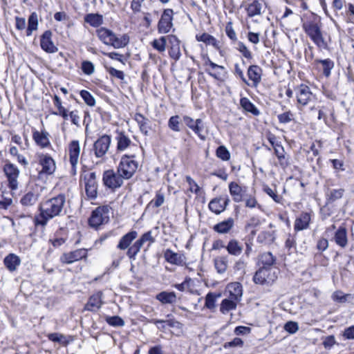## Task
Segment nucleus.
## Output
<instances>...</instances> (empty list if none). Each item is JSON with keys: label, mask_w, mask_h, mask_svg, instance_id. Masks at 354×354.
Wrapping results in <instances>:
<instances>
[{"label": "nucleus", "mask_w": 354, "mask_h": 354, "mask_svg": "<svg viewBox=\"0 0 354 354\" xmlns=\"http://www.w3.org/2000/svg\"><path fill=\"white\" fill-rule=\"evenodd\" d=\"M221 297V294H216L214 292H209L205 297V306L208 309H213L215 308L216 300Z\"/></svg>", "instance_id": "603ef678"}, {"label": "nucleus", "mask_w": 354, "mask_h": 354, "mask_svg": "<svg viewBox=\"0 0 354 354\" xmlns=\"http://www.w3.org/2000/svg\"><path fill=\"white\" fill-rule=\"evenodd\" d=\"M196 39L198 41L203 42L206 45L212 46L217 50L220 48V45L218 40L214 37L208 33L204 32L201 35H196Z\"/></svg>", "instance_id": "2f4dec72"}, {"label": "nucleus", "mask_w": 354, "mask_h": 354, "mask_svg": "<svg viewBox=\"0 0 354 354\" xmlns=\"http://www.w3.org/2000/svg\"><path fill=\"white\" fill-rule=\"evenodd\" d=\"M82 178H83L85 187L86 194L90 199H95L97 196V182L95 172L84 173Z\"/></svg>", "instance_id": "1a4fd4ad"}, {"label": "nucleus", "mask_w": 354, "mask_h": 354, "mask_svg": "<svg viewBox=\"0 0 354 354\" xmlns=\"http://www.w3.org/2000/svg\"><path fill=\"white\" fill-rule=\"evenodd\" d=\"M297 103L301 106L307 105L314 98V95L310 88L304 84H301L295 89Z\"/></svg>", "instance_id": "2eb2a0df"}, {"label": "nucleus", "mask_w": 354, "mask_h": 354, "mask_svg": "<svg viewBox=\"0 0 354 354\" xmlns=\"http://www.w3.org/2000/svg\"><path fill=\"white\" fill-rule=\"evenodd\" d=\"M111 138L108 135L100 136L93 144V151L96 158L104 160L110 148Z\"/></svg>", "instance_id": "9b49d317"}, {"label": "nucleus", "mask_w": 354, "mask_h": 354, "mask_svg": "<svg viewBox=\"0 0 354 354\" xmlns=\"http://www.w3.org/2000/svg\"><path fill=\"white\" fill-rule=\"evenodd\" d=\"M214 265L216 272L220 274H224L228 267V261L226 257H218L214 260Z\"/></svg>", "instance_id": "4c0bfd02"}, {"label": "nucleus", "mask_w": 354, "mask_h": 354, "mask_svg": "<svg viewBox=\"0 0 354 354\" xmlns=\"http://www.w3.org/2000/svg\"><path fill=\"white\" fill-rule=\"evenodd\" d=\"M3 171L8 179L9 187L15 190L18 187L17 178L19 177V171L18 168L13 164H6L3 167Z\"/></svg>", "instance_id": "4468645a"}, {"label": "nucleus", "mask_w": 354, "mask_h": 354, "mask_svg": "<svg viewBox=\"0 0 354 354\" xmlns=\"http://www.w3.org/2000/svg\"><path fill=\"white\" fill-rule=\"evenodd\" d=\"M263 190L276 203H280L281 202L282 197L278 195L274 189H272L268 185H265L263 186Z\"/></svg>", "instance_id": "680f3d73"}, {"label": "nucleus", "mask_w": 354, "mask_h": 354, "mask_svg": "<svg viewBox=\"0 0 354 354\" xmlns=\"http://www.w3.org/2000/svg\"><path fill=\"white\" fill-rule=\"evenodd\" d=\"M276 260V257L271 252H263L259 257L258 264L260 266V268H277L275 266Z\"/></svg>", "instance_id": "393cba45"}, {"label": "nucleus", "mask_w": 354, "mask_h": 354, "mask_svg": "<svg viewBox=\"0 0 354 354\" xmlns=\"http://www.w3.org/2000/svg\"><path fill=\"white\" fill-rule=\"evenodd\" d=\"M133 118L138 123L140 131L145 135H147L149 129V120L142 114L138 113L135 114Z\"/></svg>", "instance_id": "58836bf2"}, {"label": "nucleus", "mask_w": 354, "mask_h": 354, "mask_svg": "<svg viewBox=\"0 0 354 354\" xmlns=\"http://www.w3.org/2000/svg\"><path fill=\"white\" fill-rule=\"evenodd\" d=\"M227 252L233 256H239L243 252L242 245L236 239H231L225 247Z\"/></svg>", "instance_id": "473e14b6"}, {"label": "nucleus", "mask_w": 354, "mask_h": 354, "mask_svg": "<svg viewBox=\"0 0 354 354\" xmlns=\"http://www.w3.org/2000/svg\"><path fill=\"white\" fill-rule=\"evenodd\" d=\"M143 245L138 239L131 247L127 250V255L130 259H135L137 254L140 251Z\"/></svg>", "instance_id": "09e8293b"}, {"label": "nucleus", "mask_w": 354, "mask_h": 354, "mask_svg": "<svg viewBox=\"0 0 354 354\" xmlns=\"http://www.w3.org/2000/svg\"><path fill=\"white\" fill-rule=\"evenodd\" d=\"M274 240V232L263 231L260 232L257 236V241L264 244H270Z\"/></svg>", "instance_id": "de8ad7c7"}, {"label": "nucleus", "mask_w": 354, "mask_h": 354, "mask_svg": "<svg viewBox=\"0 0 354 354\" xmlns=\"http://www.w3.org/2000/svg\"><path fill=\"white\" fill-rule=\"evenodd\" d=\"M316 62L321 63L323 66V73L326 77H328L330 74L331 69L334 67L333 62L330 59H317Z\"/></svg>", "instance_id": "864d4df0"}, {"label": "nucleus", "mask_w": 354, "mask_h": 354, "mask_svg": "<svg viewBox=\"0 0 354 354\" xmlns=\"http://www.w3.org/2000/svg\"><path fill=\"white\" fill-rule=\"evenodd\" d=\"M216 156L223 161H227L230 159V153L227 149L223 146H219L216 151Z\"/></svg>", "instance_id": "4d7b16f0"}, {"label": "nucleus", "mask_w": 354, "mask_h": 354, "mask_svg": "<svg viewBox=\"0 0 354 354\" xmlns=\"http://www.w3.org/2000/svg\"><path fill=\"white\" fill-rule=\"evenodd\" d=\"M204 65L209 66L205 69L206 73L216 80H221L226 73L224 66L215 64L209 57L205 60Z\"/></svg>", "instance_id": "dca6fc26"}, {"label": "nucleus", "mask_w": 354, "mask_h": 354, "mask_svg": "<svg viewBox=\"0 0 354 354\" xmlns=\"http://www.w3.org/2000/svg\"><path fill=\"white\" fill-rule=\"evenodd\" d=\"M37 200L38 194L30 192L22 197L21 203L23 205L30 206L34 205Z\"/></svg>", "instance_id": "3c124183"}, {"label": "nucleus", "mask_w": 354, "mask_h": 354, "mask_svg": "<svg viewBox=\"0 0 354 354\" xmlns=\"http://www.w3.org/2000/svg\"><path fill=\"white\" fill-rule=\"evenodd\" d=\"M20 263L19 257L14 254H10L4 259V264L10 272L15 271Z\"/></svg>", "instance_id": "c9c22d12"}, {"label": "nucleus", "mask_w": 354, "mask_h": 354, "mask_svg": "<svg viewBox=\"0 0 354 354\" xmlns=\"http://www.w3.org/2000/svg\"><path fill=\"white\" fill-rule=\"evenodd\" d=\"M226 291L229 293L230 299L239 302L243 295V287L239 282H232L226 287Z\"/></svg>", "instance_id": "4be33fe9"}, {"label": "nucleus", "mask_w": 354, "mask_h": 354, "mask_svg": "<svg viewBox=\"0 0 354 354\" xmlns=\"http://www.w3.org/2000/svg\"><path fill=\"white\" fill-rule=\"evenodd\" d=\"M80 95L87 105L90 106H95V100L88 91L86 90H82L80 92Z\"/></svg>", "instance_id": "e2e57ef3"}, {"label": "nucleus", "mask_w": 354, "mask_h": 354, "mask_svg": "<svg viewBox=\"0 0 354 354\" xmlns=\"http://www.w3.org/2000/svg\"><path fill=\"white\" fill-rule=\"evenodd\" d=\"M98 39L105 45L111 46L114 48L125 47L129 42V37L124 34L118 36L111 30L105 27H101L96 30Z\"/></svg>", "instance_id": "f03ea898"}, {"label": "nucleus", "mask_w": 354, "mask_h": 354, "mask_svg": "<svg viewBox=\"0 0 354 354\" xmlns=\"http://www.w3.org/2000/svg\"><path fill=\"white\" fill-rule=\"evenodd\" d=\"M87 257V250L84 248L78 249L63 254L60 261L64 263L71 264Z\"/></svg>", "instance_id": "f3484780"}, {"label": "nucleus", "mask_w": 354, "mask_h": 354, "mask_svg": "<svg viewBox=\"0 0 354 354\" xmlns=\"http://www.w3.org/2000/svg\"><path fill=\"white\" fill-rule=\"evenodd\" d=\"M84 21L93 27H99L103 24V17L99 14H88L84 17Z\"/></svg>", "instance_id": "a19ab883"}, {"label": "nucleus", "mask_w": 354, "mask_h": 354, "mask_svg": "<svg viewBox=\"0 0 354 354\" xmlns=\"http://www.w3.org/2000/svg\"><path fill=\"white\" fill-rule=\"evenodd\" d=\"M344 189H333L328 190L326 194V200L328 203L335 202V201L342 198L344 194Z\"/></svg>", "instance_id": "79ce46f5"}, {"label": "nucleus", "mask_w": 354, "mask_h": 354, "mask_svg": "<svg viewBox=\"0 0 354 354\" xmlns=\"http://www.w3.org/2000/svg\"><path fill=\"white\" fill-rule=\"evenodd\" d=\"M138 240L142 243V245H144L146 243H148L149 245L155 241V239L152 236L151 231H148L146 233L143 234Z\"/></svg>", "instance_id": "774afa93"}, {"label": "nucleus", "mask_w": 354, "mask_h": 354, "mask_svg": "<svg viewBox=\"0 0 354 354\" xmlns=\"http://www.w3.org/2000/svg\"><path fill=\"white\" fill-rule=\"evenodd\" d=\"M209 208L212 212L219 214L225 209V206L223 205L221 198H214L209 203Z\"/></svg>", "instance_id": "c03bdc74"}, {"label": "nucleus", "mask_w": 354, "mask_h": 354, "mask_svg": "<svg viewBox=\"0 0 354 354\" xmlns=\"http://www.w3.org/2000/svg\"><path fill=\"white\" fill-rule=\"evenodd\" d=\"M125 180L118 170L114 171L113 169H109L104 172L102 180L104 185L110 189H115L120 187Z\"/></svg>", "instance_id": "9d476101"}, {"label": "nucleus", "mask_w": 354, "mask_h": 354, "mask_svg": "<svg viewBox=\"0 0 354 354\" xmlns=\"http://www.w3.org/2000/svg\"><path fill=\"white\" fill-rule=\"evenodd\" d=\"M149 322L153 323L154 324H166L167 326L172 327V328H180L182 327V324L178 321L174 320V319L162 320V319H153L151 321H149Z\"/></svg>", "instance_id": "6e6d98bb"}, {"label": "nucleus", "mask_w": 354, "mask_h": 354, "mask_svg": "<svg viewBox=\"0 0 354 354\" xmlns=\"http://www.w3.org/2000/svg\"><path fill=\"white\" fill-rule=\"evenodd\" d=\"M50 134L46 130L39 131L36 129L32 131V139L37 146L41 149L48 148L51 146Z\"/></svg>", "instance_id": "a211bd4d"}, {"label": "nucleus", "mask_w": 354, "mask_h": 354, "mask_svg": "<svg viewBox=\"0 0 354 354\" xmlns=\"http://www.w3.org/2000/svg\"><path fill=\"white\" fill-rule=\"evenodd\" d=\"M106 323L114 327L123 326L124 321L119 316H112L106 317Z\"/></svg>", "instance_id": "bf43d9fd"}, {"label": "nucleus", "mask_w": 354, "mask_h": 354, "mask_svg": "<svg viewBox=\"0 0 354 354\" xmlns=\"http://www.w3.org/2000/svg\"><path fill=\"white\" fill-rule=\"evenodd\" d=\"M156 299L163 304H173L176 301V296L174 292H161L156 295Z\"/></svg>", "instance_id": "ea45409f"}, {"label": "nucleus", "mask_w": 354, "mask_h": 354, "mask_svg": "<svg viewBox=\"0 0 354 354\" xmlns=\"http://www.w3.org/2000/svg\"><path fill=\"white\" fill-rule=\"evenodd\" d=\"M243 201H245V207L248 208H261V205L259 204L256 197L254 195H246L245 197H243Z\"/></svg>", "instance_id": "5fc2aeb1"}, {"label": "nucleus", "mask_w": 354, "mask_h": 354, "mask_svg": "<svg viewBox=\"0 0 354 354\" xmlns=\"http://www.w3.org/2000/svg\"><path fill=\"white\" fill-rule=\"evenodd\" d=\"M303 29L311 40L320 48H326L327 43L323 37L321 26L313 21L303 24Z\"/></svg>", "instance_id": "39448f33"}, {"label": "nucleus", "mask_w": 354, "mask_h": 354, "mask_svg": "<svg viewBox=\"0 0 354 354\" xmlns=\"http://www.w3.org/2000/svg\"><path fill=\"white\" fill-rule=\"evenodd\" d=\"M65 203L66 196L62 194L41 203L40 214L36 218L37 223L45 225L49 220L59 216L63 211Z\"/></svg>", "instance_id": "f257e3e1"}, {"label": "nucleus", "mask_w": 354, "mask_h": 354, "mask_svg": "<svg viewBox=\"0 0 354 354\" xmlns=\"http://www.w3.org/2000/svg\"><path fill=\"white\" fill-rule=\"evenodd\" d=\"M240 104L245 111L252 113L254 115L259 114V110L247 97H242L240 100Z\"/></svg>", "instance_id": "a18cd8bd"}, {"label": "nucleus", "mask_w": 354, "mask_h": 354, "mask_svg": "<svg viewBox=\"0 0 354 354\" xmlns=\"http://www.w3.org/2000/svg\"><path fill=\"white\" fill-rule=\"evenodd\" d=\"M181 125V119L178 115L171 116L168 120V127L173 131H180Z\"/></svg>", "instance_id": "8fccbe9b"}, {"label": "nucleus", "mask_w": 354, "mask_h": 354, "mask_svg": "<svg viewBox=\"0 0 354 354\" xmlns=\"http://www.w3.org/2000/svg\"><path fill=\"white\" fill-rule=\"evenodd\" d=\"M111 207L104 205L97 207L93 211L89 218V225L92 227L97 228L100 225L108 223L109 221Z\"/></svg>", "instance_id": "423d86ee"}, {"label": "nucleus", "mask_w": 354, "mask_h": 354, "mask_svg": "<svg viewBox=\"0 0 354 354\" xmlns=\"http://www.w3.org/2000/svg\"><path fill=\"white\" fill-rule=\"evenodd\" d=\"M248 75L253 86H257L261 80L262 69L257 65H252L248 69Z\"/></svg>", "instance_id": "bb28decb"}, {"label": "nucleus", "mask_w": 354, "mask_h": 354, "mask_svg": "<svg viewBox=\"0 0 354 354\" xmlns=\"http://www.w3.org/2000/svg\"><path fill=\"white\" fill-rule=\"evenodd\" d=\"M138 236V232L135 230H131L123 235L118 245L117 248L121 250H128L131 247V244L134 239Z\"/></svg>", "instance_id": "b1692460"}, {"label": "nucleus", "mask_w": 354, "mask_h": 354, "mask_svg": "<svg viewBox=\"0 0 354 354\" xmlns=\"http://www.w3.org/2000/svg\"><path fill=\"white\" fill-rule=\"evenodd\" d=\"M38 163L41 167L39 171V176L43 175H51L56 169V164L54 159L47 153H37Z\"/></svg>", "instance_id": "6e6552de"}, {"label": "nucleus", "mask_w": 354, "mask_h": 354, "mask_svg": "<svg viewBox=\"0 0 354 354\" xmlns=\"http://www.w3.org/2000/svg\"><path fill=\"white\" fill-rule=\"evenodd\" d=\"M138 167L139 163L136 160V155L133 153L122 155L117 169L118 172L120 174L125 180H129L136 174Z\"/></svg>", "instance_id": "7ed1b4c3"}, {"label": "nucleus", "mask_w": 354, "mask_h": 354, "mask_svg": "<svg viewBox=\"0 0 354 354\" xmlns=\"http://www.w3.org/2000/svg\"><path fill=\"white\" fill-rule=\"evenodd\" d=\"M116 136L115 138L117 142L116 149L119 152H123L128 149L133 151H138L139 147L137 144L133 142L129 136L124 131H116Z\"/></svg>", "instance_id": "0eeeda50"}, {"label": "nucleus", "mask_w": 354, "mask_h": 354, "mask_svg": "<svg viewBox=\"0 0 354 354\" xmlns=\"http://www.w3.org/2000/svg\"><path fill=\"white\" fill-rule=\"evenodd\" d=\"M105 68L111 77L121 81L124 80L125 75L123 71L118 70L112 66H105Z\"/></svg>", "instance_id": "13d9d810"}, {"label": "nucleus", "mask_w": 354, "mask_h": 354, "mask_svg": "<svg viewBox=\"0 0 354 354\" xmlns=\"http://www.w3.org/2000/svg\"><path fill=\"white\" fill-rule=\"evenodd\" d=\"M169 42V35L161 36L154 39L151 42V46L160 53H163L166 50L167 43Z\"/></svg>", "instance_id": "72a5a7b5"}, {"label": "nucleus", "mask_w": 354, "mask_h": 354, "mask_svg": "<svg viewBox=\"0 0 354 354\" xmlns=\"http://www.w3.org/2000/svg\"><path fill=\"white\" fill-rule=\"evenodd\" d=\"M102 293L101 292H98L96 294L92 295L86 304L85 308L89 311H95L98 310L102 304Z\"/></svg>", "instance_id": "7c9ffc66"}, {"label": "nucleus", "mask_w": 354, "mask_h": 354, "mask_svg": "<svg viewBox=\"0 0 354 354\" xmlns=\"http://www.w3.org/2000/svg\"><path fill=\"white\" fill-rule=\"evenodd\" d=\"M238 303L230 298L224 299L220 304V312L223 315L227 314L229 312L236 310Z\"/></svg>", "instance_id": "f704fd0d"}, {"label": "nucleus", "mask_w": 354, "mask_h": 354, "mask_svg": "<svg viewBox=\"0 0 354 354\" xmlns=\"http://www.w3.org/2000/svg\"><path fill=\"white\" fill-rule=\"evenodd\" d=\"M41 48L48 53H54L58 50L57 46L52 41V32L50 30L45 31L40 39Z\"/></svg>", "instance_id": "aec40b11"}, {"label": "nucleus", "mask_w": 354, "mask_h": 354, "mask_svg": "<svg viewBox=\"0 0 354 354\" xmlns=\"http://www.w3.org/2000/svg\"><path fill=\"white\" fill-rule=\"evenodd\" d=\"M263 9L264 7L262 1L258 0L253 1L249 3L245 8L249 17L261 15Z\"/></svg>", "instance_id": "c756f323"}, {"label": "nucleus", "mask_w": 354, "mask_h": 354, "mask_svg": "<svg viewBox=\"0 0 354 354\" xmlns=\"http://www.w3.org/2000/svg\"><path fill=\"white\" fill-rule=\"evenodd\" d=\"M47 337L49 340L54 342L60 343L64 346L68 345L71 341V339H68V337L65 335L57 333H50L47 335Z\"/></svg>", "instance_id": "49530a36"}, {"label": "nucleus", "mask_w": 354, "mask_h": 354, "mask_svg": "<svg viewBox=\"0 0 354 354\" xmlns=\"http://www.w3.org/2000/svg\"><path fill=\"white\" fill-rule=\"evenodd\" d=\"M229 191L234 202L240 203L243 201L244 189L238 183L231 182L229 184Z\"/></svg>", "instance_id": "cd10ccee"}, {"label": "nucleus", "mask_w": 354, "mask_h": 354, "mask_svg": "<svg viewBox=\"0 0 354 354\" xmlns=\"http://www.w3.org/2000/svg\"><path fill=\"white\" fill-rule=\"evenodd\" d=\"M311 220L310 214L307 212L301 213L295 221L294 228L295 231H301L308 228Z\"/></svg>", "instance_id": "a878e982"}, {"label": "nucleus", "mask_w": 354, "mask_h": 354, "mask_svg": "<svg viewBox=\"0 0 354 354\" xmlns=\"http://www.w3.org/2000/svg\"><path fill=\"white\" fill-rule=\"evenodd\" d=\"M81 68L83 73L88 75H92L95 71V66L90 61L82 62Z\"/></svg>", "instance_id": "0e129e2a"}, {"label": "nucleus", "mask_w": 354, "mask_h": 354, "mask_svg": "<svg viewBox=\"0 0 354 354\" xmlns=\"http://www.w3.org/2000/svg\"><path fill=\"white\" fill-rule=\"evenodd\" d=\"M335 243L342 248H344L346 246L348 240H347V233L346 230L344 227H340L337 232H335L334 237Z\"/></svg>", "instance_id": "e433bc0d"}, {"label": "nucleus", "mask_w": 354, "mask_h": 354, "mask_svg": "<svg viewBox=\"0 0 354 354\" xmlns=\"http://www.w3.org/2000/svg\"><path fill=\"white\" fill-rule=\"evenodd\" d=\"M174 11L172 9H165L158 24V31L160 34L168 33L172 28Z\"/></svg>", "instance_id": "ddd939ff"}, {"label": "nucleus", "mask_w": 354, "mask_h": 354, "mask_svg": "<svg viewBox=\"0 0 354 354\" xmlns=\"http://www.w3.org/2000/svg\"><path fill=\"white\" fill-rule=\"evenodd\" d=\"M38 28V16L36 12H32L28 21V28L26 29V35L30 36L34 30Z\"/></svg>", "instance_id": "37998d69"}, {"label": "nucleus", "mask_w": 354, "mask_h": 354, "mask_svg": "<svg viewBox=\"0 0 354 354\" xmlns=\"http://www.w3.org/2000/svg\"><path fill=\"white\" fill-rule=\"evenodd\" d=\"M234 221L232 218L223 221L213 227V230L218 234H227L234 227Z\"/></svg>", "instance_id": "c85d7f7f"}, {"label": "nucleus", "mask_w": 354, "mask_h": 354, "mask_svg": "<svg viewBox=\"0 0 354 354\" xmlns=\"http://www.w3.org/2000/svg\"><path fill=\"white\" fill-rule=\"evenodd\" d=\"M165 202V196L164 194L160 192H157L155 198L153 199L149 205H153L155 207H158L161 206Z\"/></svg>", "instance_id": "69168bd1"}, {"label": "nucleus", "mask_w": 354, "mask_h": 354, "mask_svg": "<svg viewBox=\"0 0 354 354\" xmlns=\"http://www.w3.org/2000/svg\"><path fill=\"white\" fill-rule=\"evenodd\" d=\"M278 120L281 124H287L294 120V114L292 111H288L277 115Z\"/></svg>", "instance_id": "052dcab7"}, {"label": "nucleus", "mask_w": 354, "mask_h": 354, "mask_svg": "<svg viewBox=\"0 0 354 354\" xmlns=\"http://www.w3.org/2000/svg\"><path fill=\"white\" fill-rule=\"evenodd\" d=\"M243 346V341L239 337H235L233 340L225 342L223 344V347L225 348H228L231 347H242Z\"/></svg>", "instance_id": "338daca9"}, {"label": "nucleus", "mask_w": 354, "mask_h": 354, "mask_svg": "<svg viewBox=\"0 0 354 354\" xmlns=\"http://www.w3.org/2000/svg\"><path fill=\"white\" fill-rule=\"evenodd\" d=\"M68 151L69 156V162L71 165V173L73 175H75L77 174V167L81 153L80 142L77 140L71 141L68 145Z\"/></svg>", "instance_id": "f8f14e48"}, {"label": "nucleus", "mask_w": 354, "mask_h": 354, "mask_svg": "<svg viewBox=\"0 0 354 354\" xmlns=\"http://www.w3.org/2000/svg\"><path fill=\"white\" fill-rule=\"evenodd\" d=\"M279 274L278 268H259L253 276V281L256 284L272 286L277 279Z\"/></svg>", "instance_id": "20e7f679"}, {"label": "nucleus", "mask_w": 354, "mask_h": 354, "mask_svg": "<svg viewBox=\"0 0 354 354\" xmlns=\"http://www.w3.org/2000/svg\"><path fill=\"white\" fill-rule=\"evenodd\" d=\"M169 44H170L169 54L171 58L177 61L181 57L180 40L175 35H169Z\"/></svg>", "instance_id": "5701e85b"}, {"label": "nucleus", "mask_w": 354, "mask_h": 354, "mask_svg": "<svg viewBox=\"0 0 354 354\" xmlns=\"http://www.w3.org/2000/svg\"><path fill=\"white\" fill-rule=\"evenodd\" d=\"M183 122L185 124L192 129L202 140H205V137L202 135L201 132L203 129V120L200 118L194 120L189 116H183Z\"/></svg>", "instance_id": "6ab92c4d"}, {"label": "nucleus", "mask_w": 354, "mask_h": 354, "mask_svg": "<svg viewBox=\"0 0 354 354\" xmlns=\"http://www.w3.org/2000/svg\"><path fill=\"white\" fill-rule=\"evenodd\" d=\"M165 260L174 265L183 266L185 264L186 258L182 253L174 252L172 250L167 249L164 253Z\"/></svg>", "instance_id": "412c9836"}]
</instances>
